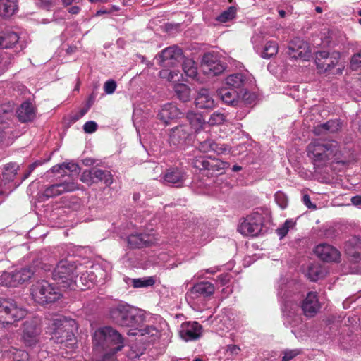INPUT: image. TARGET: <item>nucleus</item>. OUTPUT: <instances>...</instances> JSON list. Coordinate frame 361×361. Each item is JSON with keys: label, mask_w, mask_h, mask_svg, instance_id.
I'll return each mask as SVG.
<instances>
[{"label": "nucleus", "mask_w": 361, "mask_h": 361, "mask_svg": "<svg viewBox=\"0 0 361 361\" xmlns=\"http://www.w3.org/2000/svg\"><path fill=\"white\" fill-rule=\"evenodd\" d=\"M278 49V44L276 42L269 41L264 46L262 56L264 59H269L277 54Z\"/></svg>", "instance_id": "4c0bfd02"}, {"label": "nucleus", "mask_w": 361, "mask_h": 361, "mask_svg": "<svg viewBox=\"0 0 361 361\" xmlns=\"http://www.w3.org/2000/svg\"><path fill=\"white\" fill-rule=\"evenodd\" d=\"M18 118L22 123L32 121L35 117L33 106L30 102H23L17 111Z\"/></svg>", "instance_id": "a878e982"}, {"label": "nucleus", "mask_w": 361, "mask_h": 361, "mask_svg": "<svg viewBox=\"0 0 361 361\" xmlns=\"http://www.w3.org/2000/svg\"><path fill=\"white\" fill-rule=\"evenodd\" d=\"M33 274L34 271L30 267L16 270L14 272H4L0 276V285L16 287L29 281Z\"/></svg>", "instance_id": "1a4fd4ad"}, {"label": "nucleus", "mask_w": 361, "mask_h": 361, "mask_svg": "<svg viewBox=\"0 0 361 361\" xmlns=\"http://www.w3.org/2000/svg\"><path fill=\"white\" fill-rule=\"evenodd\" d=\"M153 240L154 238L146 233L131 234L127 238L128 246L133 249L149 247Z\"/></svg>", "instance_id": "412c9836"}, {"label": "nucleus", "mask_w": 361, "mask_h": 361, "mask_svg": "<svg viewBox=\"0 0 361 361\" xmlns=\"http://www.w3.org/2000/svg\"><path fill=\"white\" fill-rule=\"evenodd\" d=\"M18 40L19 36L14 32H0V49L12 48Z\"/></svg>", "instance_id": "cd10ccee"}, {"label": "nucleus", "mask_w": 361, "mask_h": 361, "mask_svg": "<svg viewBox=\"0 0 361 361\" xmlns=\"http://www.w3.org/2000/svg\"><path fill=\"white\" fill-rule=\"evenodd\" d=\"M195 106L201 109H211L215 106V101L207 89H201L195 100Z\"/></svg>", "instance_id": "5701e85b"}, {"label": "nucleus", "mask_w": 361, "mask_h": 361, "mask_svg": "<svg viewBox=\"0 0 361 361\" xmlns=\"http://www.w3.org/2000/svg\"><path fill=\"white\" fill-rule=\"evenodd\" d=\"M288 229L285 226L282 225L280 228H277L276 233L279 235L280 238H284L288 233Z\"/></svg>", "instance_id": "338daca9"}, {"label": "nucleus", "mask_w": 361, "mask_h": 361, "mask_svg": "<svg viewBox=\"0 0 361 361\" xmlns=\"http://www.w3.org/2000/svg\"><path fill=\"white\" fill-rule=\"evenodd\" d=\"M17 169L18 167L16 166V164H7L4 167L5 171L3 172L4 177L8 180H13L17 174Z\"/></svg>", "instance_id": "79ce46f5"}, {"label": "nucleus", "mask_w": 361, "mask_h": 361, "mask_svg": "<svg viewBox=\"0 0 361 361\" xmlns=\"http://www.w3.org/2000/svg\"><path fill=\"white\" fill-rule=\"evenodd\" d=\"M79 186L80 185L74 180L64 181L47 187L42 195L47 200L55 197L64 192H71L78 190H79Z\"/></svg>", "instance_id": "f8f14e48"}, {"label": "nucleus", "mask_w": 361, "mask_h": 361, "mask_svg": "<svg viewBox=\"0 0 361 361\" xmlns=\"http://www.w3.org/2000/svg\"><path fill=\"white\" fill-rule=\"evenodd\" d=\"M94 167L90 170H85L80 177V180L87 185H92L94 183Z\"/></svg>", "instance_id": "a18cd8bd"}, {"label": "nucleus", "mask_w": 361, "mask_h": 361, "mask_svg": "<svg viewBox=\"0 0 361 361\" xmlns=\"http://www.w3.org/2000/svg\"><path fill=\"white\" fill-rule=\"evenodd\" d=\"M214 140L212 139H207L202 142H200L198 145L197 148L200 152L204 153L209 152L212 151Z\"/></svg>", "instance_id": "8fccbe9b"}, {"label": "nucleus", "mask_w": 361, "mask_h": 361, "mask_svg": "<svg viewBox=\"0 0 361 361\" xmlns=\"http://www.w3.org/2000/svg\"><path fill=\"white\" fill-rule=\"evenodd\" d=\"M275 201L276 204L283 209H286L288 204V200L286 195L281 191H278L276 192L275 195Z\"/></svg>", "instance_id": "49530a36"}, {"label": "nucleus", "mask_w": 361, "mask_h": 361, "mask_svg": "<svg viewBox=\"0 0 361 361\" xmlns=\"http://www.w3.org/2000/svg\"><path fill=\"white\" fill-rule=\"evenodd\" d=\"M229 167V164L218 159L210 157L206 170L211 172V175L222 174L226 169Z\"/></svg>", "instance_id": "c85d7f7f"}, {"label": "nucleus", "mask_w": 361, "mask_h": 361, "mask_svg": "<svg viewBox=\"0 0 361 361\" xmlns=\"http://www.w3.org/2000/svg\"><path fill=\"white\" fill-rule=\"evenodd\" d=\"M212 152H214L217 154H227L230 153L231 147L228 145L217 142L214 140Z\"/></svg>", "instance_id": "37998d69"}, {"label": "nucleus", "mask_w": 361, "mask_h": 361, "mask_svg": "<svg viewBox=\"0 0 361 361\" xmlns=\"http://www.w3.org/2000/svg\"><path fill=\"white\" fill-rule=\"evenodd\" d=\"M112 321L121 326H137L144 322L143 314L128 305L119 304L110 310Z\"/></svg>", "instance_id": "39448f33"}, {"label": "nucleus", "mask_w": 361, "mask_h": 361, "mask_svg": "<svg viewBox=\"0 0 361 361\" xmlns=\"http://www.w3.org/2000/svg\"><path fill=\"white\" fill-rule=\"evenodd\" d=\"M216 281L221 285L227 284L230 281V275L228 274H222L217 276Z\"/></svg>", "instance_id": "680f3d73"}, {"label": "nucleus", "mask_w": 361, "mask_h": 361, "mask_svg": "<svg viewBox=\"0 0 361 361\" xmlns=\"http://www.w3.org/2000/svg\"><path fill=\"white\" fill-rule=\"evenodd\" d=\"M301 307L306 317H313L321 308L317 293L313 291L309 292L306 298L303 300Z\"/></svg>", "instance_id": "a211bd4d"}, {"label": "nucleus", "mask_w": 361, "mask_h": 361, "mask_svg": "<svg viewBox=\"0 0 361 361\" xmlns=\"http://www.w3.org/2000/svg\"><path fill=\"white\" fill-rule=\"evenodd\" d=\"M31 294L35 301L40 305L54 302L61 294L47 281H39L32 286Z\"/></svg>", "instance_id": "0eeeda50"}, {"label": "nucleus", "mask_w": 361, "mask_h": 361, "mask_svg": "<svg viewBox=\"0 0 361 361\" xmlns=\"http://www.w3.org/2000/svg\"><path fill=\"white\" fill-rule=\"evenodd\" d=\"M8 69V63L4 60V56L0 54V75L6 72Z\"/></svg>", "instance_id": "69168bd1"}, {"label": "nucleus", "mask_w": 361, "mask_h": 361, "mask_svg": "<svg viewBox=\"0 0 361 361\" xmlns=\"http://www.w3.org/2000/svg\"><path fill=\"white\" fill-rule=\"evenodd\" d=\"M350 66L353 70L361 68V51L353 55L350 60Z\"/></svg>", "instance_id": "3c124183"}, {"label": "nucleus", "mask_w": 361, "mask_h": 361, "mask_svg": "<svg viewBox=\"0 0 361 361\" xmlns=\"http://www.w3.org/2000/svg\"><path fill=\"white\" fill-rule=\"evenodd\" d=\"M93 343L97 350H121L124 346L122 335L109 326L101 327L95 331Z\"/></svg>", "instance_id": "7ed1b4c3"}, {"label": "nucleus", "mask_w": 361, "mask_h": 361, "mask_svg": "<svg viewBox=\"0 0 361 361\" xmlns=\"http://www.w3.org/2000/svg\"><path fill=\"white\" fill-rule=\"evenodd\" d=\"M97 129V124L95 121H90L83 126V130L86 133H92Z\"/></svg>", "instance_id": "6e6d98bb"}, {"label": "nucleus", "mask_w": 361, "mask_h": 361, "mask_svg": "<svg viewBox=\"0 0 361 361\" xmlns=\"http://www.w3.org/2000/svg\"><path fill=\"white\" fill-rule=\"evenodd\" d=\"M183 116V114L176 105L168 103L162 106L157 115V118L164 123L168 124L170 121L180 118Z\"/></svg>", "instance_id": "6ab92c4d"}, {"label": "nucleus", "mask_w": 361, "mask_h": 361, "mask_svg": "<svg viewBox=\"0 0 361 361\" xmlns=\"http://www.w3.org/2000/svg\"><path fill=\"white\" fill-rule=\"evenodd\" d=\"M174 92L177 97L183 102H186L190 99V89L183 83H178L174 85Z\"/></svg>", "instance_id": "f704fd0d"}, {"label": "nucleus", "mask_w": 361, "mask_h": 361, "mask_svg": "<svg viewBox=\"0 0 361 361\" xmlns=\"http://www.w3.org/2000/svg\"><path fill=\"white\" fill-rule=\"evenodd\" d=\"M307 156L315 168L326 166L331 161L345 164L339 143L334 140L314 139L307 147Z\"/></svg>", "instance_id": "f257e3e1"}, {"label": "nucleus", "mask_w": 361, "mask_h": 361, "mask_svg": "<svg viewBox=\"0 0 361 361\" xmlns=\"http://www.w3.org/2000/svg\"><path fill=\"white\" fill-rule=\"evenodd\" d=\"M75 321L66 319H57L54 321V326L51 340L59 345V350H66L68 355L74 350L76 345V339L70 326H73Z\"/></svg>", "instance_id": "f03ea898"}, {"label": "nucleus", "mask_w": 361, "mask_h": 361, "mask_svg": "<svg viewBox=\"0 0 361 361\" xmlns=\"http://www.w3.org/2000/svg\"><path fill=\"white\" fill-rule=\"evenodd\" d=\"M288 229L285 226L282 225L280 228H277L276 233L279 235L280 238H284L288 233Z\"/></svg>", "instance_id": "774afa93"}, {"label": "nucleus", "mask_w": 361, "mask_h": 361, "mask_svg": "<svg viewBox=\"0 0 361 361\" xmlns=\"http://www.w3.org/2000/svg\"><path fill=\"white\" fill-rule=\"evenodd\" d=\"M62 167L63 170L66 169L75 175H78L80 171V168L75 163H63Z\"/></svg>", "instance_id": "603ef678"}, {"label": "nucleus", "mask_w": 361, "mask_h": 361, "mask_svg": "<svg viewBox=\"0 0 361 361\" xmlns=\"http://www.w3.org/2000/svg\"><path fill=\"white\" fill-rule=\"evenodd\" d=\"M27 311L12 299L0 300V324L4 326L13 324L27 315Z\"/></svg>", "instance_id": "423d86ee"}, {"label": "nucleus", "mask_w": 361, "mask_h": 361, "mask_svg": "<svg viewBox=\"0 0 361 361\" xmlns=\"http://www.w3.org/2000/svg\"><path fill=\"white\" fill-rule=\"evenodd\" d=\"M315 62L319 70L324 72L327 71L333 68L338 63V54L330 56L328 51H318L316 54Z\"/></svg>", "instance_id": "dca6fc26"}, {"label": "nucleus", "mask_w": 361, "mask_h": 361, "mask_svg": "<svg viewBox=\"0 0 361 361\" xmlns=\"http://www.w3.org/2000/svg\"><path fill=\"white\" fill-rule=\"evenodd\" d=\"M341 128V123L338 120H329L326 123L314 127L313 133L316 135H322L326 133H335Z\"/></svg>", "instance_id": "b1692460"}, {"label": "nucleus", "mask_w": 361, "mask_h": 361, "mask_svg": "<svg viewBox=\"0 0 361 361\" xmlns=\"http://www.w3.org/2000/svg\"><path fill=\"white\" fill-rule=\"evenodd\" d=\"M160 64L164 68H174L180 66L184 58L183 49L178 47H169L160 54Z\"/></svg>", "instance_id": "9d476101"}, {"label": "nucleus", "mask_w": 361, "mask_h": 361, "mask_svg": "<svg viewBox=\"0 0 361 361\" xmlns=\"http://www.w3.org/2000/svg\"><path fill=\"white\" fill-rule=\"evenodd\" d=\"M140 326H133L135 329L133 330H130L128 333V335L135 336L137 334H140L141 336L147 335V334H154V331H156L155 328L149 326H147L145 328H139Z\"/></svg>", "instance_id": "a19ab883"}, {"label": "nucleus", "mask_w": 361, "mask_h": 361, "mask_svg": "<svg viewBox=\"0 0 361 361\" xmlns=\"http://www.w3.org/2000/svg\"><path fill=\"white\" fill-rule=\"evenodd\" d=\"M236 13V8L233 6H229L216 18V20L220 23L228 22L235 18Z\"/></svg>", "instance_id": "e433bc0d"}, {"label": "nucleus", "mask_w": 361, "mask_h": 361, "mask_svg": "<svg viewBox=\"0 0 361 361\" xmlns=\"http://www.w3.org/2000/svg\"><path fill=\"white\" fill-rule=\"evenodd\" d=\"M155 283V280L153 277L150 276L148 278H140L135 279L133 280V286L134 288H144L152 286Z\"/></svg>", "instance_id": "ea45409f"}, {"label": "nucleus", "mask_w": 361, "mask_h": 361, "mask_svg": "<svg viewBox=\"0 0 361 361\" xmlns=\"http://www.w3.org/2000/svg\"><path fill=\"white\" fill-rule=\"evenodd\" d=\"M178 71H169L168 69H163L159 71V74L161 78H166L169 82L176 81L175 77H178Z\"/></svg>", "instance_id": "09e8293b"}, {"label": "nucleus", "mask_w": 361, "mask_h": 361, "mask_svg": "<svg viewBox=\"0 0 361 361\" xmlns=\"http://www.w3.org/2000/svg\"><path fill=\"white\" fill-rule=\"evenodd\" d=\"M214 285L209 281L196 283L190 289V293L194 298L210 297L214 293Z\"/></svg>", "instance_id": "aec40b11"}, {"label": "nucleus", "mask_w": 361, "mask_h": 361, "mask_svg": "<svg viewBox=\"0 0 361 361\" xmlns=\"http://www.w3.org/2000/svg\"><path fill=\"white\" fill-rule=\"evenodd\" d=\"M228 115L220 111H214L207 121L211 126H219L223 124L227 119Z\"/></svg>", "instance_id": "c9c22d12"}, {"label": "nucleus", "mask_w": 361, "mask_h": 361, "mask_svg": "<svg viewBox=\"0 0 361 361\" xmlns=\"http://www.w3.org/2000/svg\"><path fill=\"white\" fill-rule=\"evenodd\" d=\"M212 57L211 55H204L203 59L204 65L214 75H217L224 71L225 66L219 61L212 60Z\"/></svg>", "instance_id": "473e14b6"}, {"label": "nucleus", "mask_w": 361, "mask_h": 361, "mask_svg": "<svg viewBox=\"0 0 361 361\" xmlns=\"http://www.w3.org/2000/svg\"><path fill=\"white\" fill-rule=\"evenodd\" d=\"M310 49L307 43L302 39L295 37L288 46V54L293 59H305L309 56Z\"/></svg>", "instance_id": "4468645a"}, {"label": "nucleus", "mask_w": 361, "mask_h": 361, "mask_svg": "<svg viewBox=\"0 0 361 361\" xmlns=\"http://www.w3.org/2000/svg\"><path fill=\"white\" fill-rule=\"evenodd\" d=\"M316 255L324 262H336L341 257L340 252L334 247L322 243L318 245L314 250Z\"/></svg>", "instance_id": "2eb2a0df"}, {"label": "nucleus", "mask_w": 361, "mask_h": 361, "mask_svg": "<svg viewBox=\"0 0 361 361\" xmlns=\"http://www.w3.org/2000/svg\"><path fill=\"white\" fill-rule=\"evenodd\" d=\"M217 95L226 105L235 106L238 104L240 94L236 90L222 87L217 91Z\"/></svg>", "instance_id": "4be33fe9"}, {"label": "nucleus", "mask_w": 361, "mask_h": 361, "mask_svg": "<svg viewBox=\"0 0 361 361\" xmlns=\"http://www.w3.org/2000/svg\"><path fill=\"white\" fill-rule=\"evenodd\" d=\"M347 246L352 247H361V238L359 236H353L347 242Z\"/></svg>", "instance_id": "4d7b16f0"}, {"label": "nucleus", "mask_w": 361, "mask_h": 361, "mask_svg": "<svg viewBox=\"0 0 361 361\" xmlns=\"http://www.w3.org/2000/svg\"><path fill=\"white\" fill-rule=\"evenodd\" d=\"M246 81V76L240 73L231 74L226 78V84L229 88L236 90H240V92H242V88L244 87Z\"/></svg>", "instance_id": "bb28decb"}, {"label": "nucleus", "mask_w": 361, "mask_h": 361, "mask_svg": "<svg viewBox=\"0 0 361 361\" xmlns=\"http://www.w3.org/2000/svg\"><path fill=\"white\" fill-rule=\"evenodd\" d=\"M302 202H303L304 204L307 208L312 209H317L316 204L312 203L311 200H310V197L309 196V195L305 194V195H303V197H302Z\"/></svg>", "instance_id": "052dcab7"}, {"label": "nucleus", "mask_w": 361, "mask_h": 361, "mask_svg": "<svg viewBox=\"0 0 361 361\" xmlns=\"http://www.w3.org/2000/svg\"><path fill=\"white\" fill-rule=\"evenodd\" d=\"M185 179V173L178 168L169 169L164 176V180L166 183L176 185L180 187L183 185Z\"/></svg>", "instance_id": "393cba45"}, {"label": "nucleus", "mask_w": 361, "mask_h": 361, "mask_svg": "<svg viewBox=\"0 0 361 361\" xmlns=\"http://www.w3.org/2000/svg\"><path fill=\"white\" fill-rule=\"evenodd\" d=\"M186 118L190 123V129L193 128L195 131L202 129L206 123L201 114L193 111H188L186 114Z\"/></svg>", "instance_id": "2f4dec72"}, {"label": "nucleus", "mask_w": 361, "mask_h": 361, "mask_svg": "<svg viewBox=\"0 0 361 361\" xmlns=\"http://www.w3.org/2000/svg\"><path fill=\"white\" fill-rule=\"evenodd\" d=\"M39 331L37 322L34 319L26 320L23 323V339L26 345L32 347L37 342Z\"/></svg>", "instance_id": "f3484780"}, {"label": "nucleus", "mask_w": 361, "mask_h": 361, "mask_svg": "<svg viewBox=\"0 0 361 361\" xmlns=\"http://www.w3.org/2000/svg\"><path fill=\"white\" fill-rule=\"evenodd\" d=\"M210 157H198L192 160V165L200 170H206Z\"/></svg>", "instance_id": "c03bdc74"}, {"label": "nucleus", "mask_w": 361, "mask_h": 361, "mask_svg": "<svg viewBox=\"0 0 361 361\" xmlns=\"http://www.w3.org/2000/svg\"><path fill=\"white\" fill-rule=\"evenodd\" d=\"M13 360L14 361H27L28 353L25 351L16 350Z\"/></svg>", "instance_id": "13d9d810"}, {"label": "nucleus", "mask_w": 361, "mask_h": 361, "mask_svg": "<svg viewBox=\"0 0 361 361\" xmlns=\"http://www.w3.org/2000/svg\"><path fill=\"white\" fill-rule=\"evenodd\" d=\"M180 66H181L183 71L187 76L194 78L197 75V70L193 60L184 57Z\"/></svg>", "instance_id": "72a5a7b5"}, {"label": "nucleus", "mask_w": 361, "mask_h": 361, "mask_svg": "<svg viewBox=\"0 0 361 361\" xmlns=\"http://www.w3.org/2000/svg\"><path fill=\"white\" fill-rule=\"evenodd\" d=\"M77 278L75 264L68 260L60 261L52 271V279L59 288L75 290L79 288Z\"/></svg>", "instance_id": "20e7f679"}, {"label": "nucleus", "mask_w": 361, "mask_h": 361, "mask_svg": "<svg viewBox=\"0 0 361 361\" xmlns=\"http://www.w3.org/2000/svg\"><path fill=\"white\" fill-rule=\"evenodd\" d=\"M17 0H0V16L11 17L18 8Z\"/></svg>", "instance_id": "c756f323"}, {"label": "nucleus", "mask_w": 361, "mask_h": 361, "mask_svg": "<svg viewBox=\"0 0 361 361\" xmlns=\"http://www.w3.org/2000/svg\"><path fill=\"white\" fill-rule=\"evenodd\" d=\"M263 216L260 213L255 212L247 215L238 226V231L245 236H257L262 231Z\"/></svg>", "instance_id": "6e6552de"}, {"label": "nucleus", "mask_w": 361, "mask_h": 361, "mask_svg": "<svg viewBox=\"0 0 361 361\" xmlns=\"http://www.w3.org/2000/svg\"><path fill=\"white\" fill-rule=\"evenodd\" d=\"M306 275L310 281H317L323 276V271L318 264H311L308 267Z\"/></svg>", "instance_id": "58836bf2"}, {"label": "nucleus", "mask_w": 361, "mask_h": 361, "mask_svg": "<svg viewBox=\"0 0 361 361\" xmlns=\"http://www.w3.org/2000/svg\"><path fill=\"white\" fill-rule=\"evenodd\" d=\"M192 130L188 124H180L169 130V142L171 145L183 147L192 135Z\"/></svg>", "instance_id": "9b49d317"}, {"label": "nucleus", "mask_w": 361, "mask_h": 361, "mask_svg": "<svg viewBox=\"0 0 361 361\" xmlns=\"http://www.w3.org/2000/svg\"><path fill=\"white\" fill-rule=\"evenodd\" d=\"M116 88V83L113 80H107L104 85V92L108 94H111L114 92Z\"/></svg>", "instance_id": "864d4df0"}, {"label": "nucleus", "mask_w": 361, "mask_h": 361, "mask_svg": "<svg viewBox=\"0 0 361 361\" xmlns=\"http://www.w3.org/2000/svg\"><path fill=\"white\" fill-rule=\"evenodd\" d=\"M180 336L185 341H195L202 334V326L197 322H184L179 331Z\"/></svg>", "instance_id": "ddd939ff"}, {"label": "nucleus", "mask_w": 361, "mask_h": 361, "mask_svg": "<svg viewBox=\"0 0 361 361\" xmlns=\"http://www.w3.org/2000/svg\"><path fill=\"white\" fill-rule=\"evenodd\" d=\"M94 183L102 182L106 187H109L114 182L113 175L109 171L96 167H94Z\"/></svg>", "instance_id": "7c9ffc66"}, {"label": "nucleus", "mask_w": 361, "mask_h": 361, "mask_svg": "<svg viewBox=\"0 0 361 361\" xmlns=\"http://www.w3.org/2000/svg\"><path fill=\"white\" fill-rule=\"evenodd\" d=\"M347 253L350 257L351 260L353 261L355 263L360 261V252L359 251H350V250H347Z\"/></svg>", "instance_id": "e2e57ef3"}, {"label": "nucleus", "mask_w": 361, "mask_h": 361, "mask_svg": "<svg viewBox=\"0 0 361 361\" xmlns=\"http://www.w3.org/2000/svg\"><path fill=\"white\" fill-rule=\"evenodd\" d=\"M226 351L233 355H238L240 352V348L236 345H228Z\"/></svg>", "instance_id": "0e129e2a"}, {"label": "nucleus", "mask_w": 361, "mask_h": 361, "mask_svg": "<svg viewBox=\"0 0 361 361\" xmlns=\"http://www.w3.org/2000/svg\"><path fill=\"white\" fill-rule=\"evenodd\" d=\"M301 353L299 349H286L282 352L283 355L281 361H290Z\"/></svg>", "instance_id": "de8ad7c7"}, {"label": "nucleus", "mask_w": 361, "mask_h": 361, "mask_svg": "<svg viewBox=\"0 0 361 361\" xmlns=\"http://www.w3.org/2000/svg\"><path fill=\"white\" fill-rule=\"evenodd\" d=\"M90 109V105L85 106L81 109L73 117V121H76L84 116Z\"/></svg>", "instance_id": "bf43d9fd"}, {"label": "nucleus", "mask_w": 361, "mask_h": 361, "mask_svg": "<svg viewBox=\"0 0 361 361\" xmlns=\"http://www.w3.org/2000/svg\"><path fill=\"white\" fill-rule=\"evenodd\" d=\"M104 354L102 356L101 361H114L115 355L119 350H102Z\"/></svg>", "instance_id": "5fc2aeb1"}]
</instances>
